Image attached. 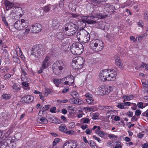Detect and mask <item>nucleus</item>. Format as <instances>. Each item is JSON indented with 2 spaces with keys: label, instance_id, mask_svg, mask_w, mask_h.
Segmentation results:
<instances>
[{
  "label": "nucleus",
  "instance_id": "nucleus-1",
  "mask_svg": "<svg viewBox=\"0 0 148 148\" xmlns=\"http://www.w3.org/2000/svg\"><path fill=\"white\" fill-rule=\"evenodd\" d=\"M52 68L53 73L56 75H59L61 74L62 70L66 69V65L64 61L59 60L53 64Z\"/></svg>",
  "mask_w": 148,
  "mask_h": 148
},
{
  "label": "nucleus",
  "instance_id": "nucleus-2",
  "mask_svg": "<svg viewBox=\"0 0 148 148\" xmlns=\"http://www.w3.org/2000/svg\"><path fill=\"white\" fill-rule=\"evenodd\" d=\"M45 49L42 45H37L34 46L31 50V55L36 58H40L44 54Z\"/></svg>",
  "mask_w": 148,
  "mask_h": 148
},
{
  "label": "nucleus",
  "instance_id": "nucleus-3",
  "mask_svg": "<svg viewBox=\"0 0 148 148\" xmlns=\"http://www.w3.org/2000/svg\"><path fill=\"white\" fill-rule=\"evenodd\" d=\"M90 34L84 29L80 30L77 33L78 40L83 43L88 42L90 40Z\"/></svg>",
  "mask_w": 148,
  "mask_h": 148
},
{
  "label": "nucleus",
  "instance_id": "nucleus-4",
  "mask_svg": "<svg viewBox=\"0 0 148 148\" xmlns=\"http://www.w3.org/2000/svg\"><path fill=\"white\" fill-rule=\"evenodd\" d=\"M89 46L90 49L92 50L99 51L103 49L104 45L101 40L96 39L90 41Z\"/></svg>",
  "mask_w": 148,
  "mask_h": 148
},
{
  "label": "nucleus",
  "instance_id": "nucleus-5",
  "mask_svg": "<svg viewBox=\"0 0 148 148\" xmlns=\"http://www.w3.org/2000/svg\"><path fill=\"white\" fill-rule=\"evenodd\" d=\"M84 60L81 57H75L72 62V66L73 69L78 70L82 69L84 64Z\"/></svg>",
  "mask_w": 148,
  "mask_h": 148
},
{
  "label": "nucleus",
  "instance_id": "nucleus-6",
  "mask_svg": "<svg viewBox=\"0 0 148 148\" xmlns=\"http://www.w3.org/2000/svg\"><path fill=\"white\" fill-rule=\"evenodd\" d=\"M71 51L74 55H79L84 51L83 45L79 43H74L71 47Z\"/></svg>",
  "mask_w": 148,
  "mask_h": 148
},
{
  "label": "nucleus",
  "instance_id": "nucleus-7",
  "mask_svg": "<svg viewBox=\"0 0 148 148\" xmlns=\"http://www.w3.org/2000/svg\"><path fill=\"white\" fill-rule=\"evenodd\" d=\"M3 137L0 138V148H15L16 143L12 142L11 139H7L5 140Z\"/></svg>",
  "mask_w": 148,
  "mask_h": 148
},
{
  "label": "nucleus",
  "instance_id": "nucleus-8",
  "mask_svg": "<svg viewBox=\"0 0 148 148\" xmlns=\"http://www.w3.org/2000/svg\"><path fill=\"white\" fill-rule=\"evenodd\" d=\"M98 89L99 94L103 95L108 94L112 88L110 86H107L102 85L98 88Z\"/></svg>",
  "mask_w": 148,
  "mask_h": 148
},
{
  "label": "nucleus",
  "instance_id": "nucleus-9",
  "mask_svg": "<svg viewBox=\"0 0 148 148\" xmlns=\"http://www.w3.org/2000/svg\"><path fill=\"white\" fill-rule=\"evenodd\" d=\"M104 18L103 16H102L100 14H95L94 15L91 16H87V23L91 24H93L96 23V21L93 20L95 18L103 19Z\"/></svg>",
  "mask_w": 148,
  "mask_h": 148
},
{
  "label": "nucleus",
  "instance_id": "nucleus-10",
  "mask_svg": "<svg viewBox=\"0 0 148 148\" xmlns=\"http://www.w3.org/2000/svg\"><path fill=\"white\" fill-rule=\"evenodd\" d=\"M77 143L74 140L66 141L63 145V148H76Z\"/></svg>",
  "mask_w": 148,
  "mask_h": 148
},
{
  "label": "nucleus",
  "instance_id": "nucleus-11",
  "mask_svg": "<svg viewBox=\"0 0 148 148\" xmlns=\"http://www.w3.org/2000/svg\"><path fill=\"white\" fill-rule=\"evenodd\" d=\"M42 28L41 25L38 23H36L34 25H32L30 27L31 32L34 33H39L41 31Z\"/></svg>",
  "mask_w": 148,
  "mask_h": 148
},
{
  "label": "nucleus",
  "instance_id": "nucleus-12",
  "mask_svg": "<svg viewBox=\"0 0 148 148\" xmlns=\"http://www.w3.org/2000/svg\"><path fill=\"white\" fill-rule=\"evenodd\" d=\"M109 69H106L102 70L100 72L99 77L100 79L103 81L107 80L108 75V74Z\"/></svg>",
  "mask_w": 148,
  "mask_h": 148
},
{
  "label": "nucleus",
  "instance_id": "nucleus-13",
  "mask_svg": "<svg viewBox=\"0 0 148 148\" xmlns=\"http://www.w3.org/2000/svg\"><path fill=\"white\" fill-rule=\"evenodd\" d=\"M107 80L108 81H113L115 80L116 75V73L114 70L109 69L108 74V75Z\"/></svg>",
  "mask_w": 148,
  "mask_h": 148
},
{
  "label": "nucleus",
  "instance_id": "nucleus-14",
  "mask_svg": "<svg viewBox=\"0 0 148 148\" xmlns=\"http://www.w3.org/2000/svg\"><path fill=\"white\" fill-rule=\"evenodd\" d=\"M63 29L64 33L68 36H71L75 34L74 32H72L70 27H68L66 24L64 25Z\"/></svg>",
  "mask_w": 148,
  "mask_h": 148
},
{
  "label": "nucleus",
  "instance_id": "nucleus-15",
  "mask_svg": "<svg viewBox=\"0 0 148 148\" xmlns=\"http://www.w3.org/2000/svg\"><path fill=\"white\" fill-rule=\"evenodd\" d=\"M34 99L33 96L27 95L22 98L21 101L23 103H29L33 101Z\"/></svg>",
  "mask_w": 148,
  "mask_h": 148
},
{
  "label": "nucleus",
  "instance_id": "nucleus-16",
  "mask_svg": "<svg viewBox=\"0 0 148 148\" xmlns=\"http://www.w3.org/2000/svg\"><path fill=\"white\" fill-rule=\"evenodd\" d=\"M61 23L60 21L57 20H53L52 21L51 27L54 29H57L61 25Z\"/></svg>",
  "mask_w": 148,
  "mask_h": 148
},
{
  "label": "nucleus",
  "instance_id": "nucleus-17",
  "mask_svg": "<svg viewBox=\"0 0 148 148\" xmlns=\"http://www.w3.org/2000/svg\"><path fill=\"white\" fill-rule=\"evenodd\" d=\"M71 102L73 104L77 105H81L84 103V101L81 99L74 97L71 99Z\"/></svg>",
  "mask_w": 148,
  "mask_h": 148
},
{
  "label": "nucleus",
  "instance_id": "nucleus-18",
  "mask_svg": "<svg viewBox=\"0 0 148 148\" xmlns=\"http://www.w3.org/2000/svg\"><path fill=\"white\" fill-rule=\"evenodd\" d=\"M49 60V58L48 57H46L44 60L42 66H41V69H45L47 68L49 65L48 61Z\"/></svg>",
  "mask_w": 148,
  "mask_h": 148
},
{
  "label": "nucleus",
  "instance_id": "nucleus-19",
  "mask_svg": "<svg viewBox=\"0 0 148 148\" xmlns=\"http://www.w3.org/2000/svg\"><path fill=\"white\" fill-rule=\"evenodd\" d=\"M66 24L67 25L68 27H70V28L71 29L72 32H74V33H75L76 32V29H77V25L73 22L67 23Z\"/></svg>",
  "mask_w": 148,
  "mask_h": 148
},
{
  "label": "nucleus",
  "instance_id": "nucleus-20",
  "mask_svg": "<svg viewBox=\"0 0 148 148\" xmlns=\"http://www.w3.org/2000/svg\"><path fill=\"white\" fill-rule=\"evenodd\" d=\"M22 22L21 20H19L17 21L14 24V27L17 30H21Z\"/></svg>",
  "mask_w": 148,
  "mask_h": 148
},
{
  "label": "nucleus",
  "instance_id": "nucleus-21",
  "mask_svg": "<svg viewBox=\"0 0 148 148\" xmlns=\"http://www.w3.org/2000/svg\"><path fill=\"white\" fill-rule=\"evenodd\" d=\"M4 4L6 7V9L7 10H9L14 7V3H11L8 1H5Z\"/></svg>",
  "mask_w": 148,
  "mask_h": 148
},
{
  "label": "nucleus",
  "instance_id": "nucleus-22",
  "mask_svg": "<svg viewBox=\"0 0 148 148\" xmlns=\"http://www.w3.org/2000/svg\"><path fill=\"white\" fill-rule=\"evenodd\" d=\"M56 36L58 39L60 40H62L65 38L64 34L62 32H57Z\"/></svg>",
  "mask_w": 148,
  "mask_h": 148
},
{
  "label": "nucleus",
  "instance_id": "nucleus-23",
  "mask_svg": "<svg viewBox=\"0 0 148 148\" xmlns=\"http://www.w3.org/2000/svg\"><path fill=\"white\" fill-rule=\"evenodd\" d=\"M22 22L21 30L24 29L26 28L28 26V21L27 20H24L23 19H21Z\"/></svg>",
  "mask_w": 148,
  "mask_h": 148
},
{
  "label": "nucleus",
  "instance_id": "nucleus-24",
  "mask_svg": "<svg viewBox=\"0 0 148 148\" xmlns=\"http://www.w3.org/2000/svg\"><path fill=\"white\" fill-rule=\"evenodd\" d=\"M22 22L21 30L24 29L26 28L28 26V21L27 20H24L23 19H21Z\"/></svg>",
  "mask_w": 148,
  "mask_h": 148
},
{
  "label": "nucleus",
  "instance_id": "nucleus-25",
  "mask_svg": "<svg viewBox=\"0 0 148 148\" xmlns=\"http://www.w3.org/2000/svg\"><path fill=\"white\" fill-rule=\"evenodd\" d=\"M105 8L107 10L108 12H113L115 10V8L114 6L109 4H106L105 6Z\"/></svg>",
  "mask_w": 148,
  "mask_h": 148
},
{
  "label": "nucleus",
  "instance_id": "nucleus-26",
  "mask_svg": "<svg viewBox=\"0 0 148 148\" xmlns=\"http://www.w3.org/2000/svg\"><path fill=\"white\" fill-rule=\"evenodd\" d=\"M67 78L70 79H71V85H72V84H73V83H74V77L72 75H70L69 76H67L66 77L63 78L62 79H60V80L61 82H62L63 81H65L66 80H67Z\"/></svg>",
  "mask_w": 148,
  "mask_h": 148
},
{
  "label": "nucleus",
  "instance_id": "nucleus-27",
  "mask_svg": "<svg viewBox=\"0 0 148 148\" xmlns=\"http://www.w3.org/2000/svg\"><path fill=\"white\" fill-rule=\"evenodd\" d=\"M115 64L121 69H123L124 67L121 60H116L115 61Z\"/></svg>",
  "mask_w": 148,
  "mask_h": 148
},
{
  "label": "nucleus",
  "instance_id": "nucleus-28",
  "mask_svg": "<svg viewBox=\"0 0 148 148\" xmlns=\"http://www.w3.org/2000/svg\"><path fill=\"white\" fill-rule=\"evenodd\" d=\"M134 96L133 95H130L129 96L125 95L122 97V98L124 99L123 101H130L133 99Z\"/></svg>",
  "mask_w": 148,
  "mask_h": 148
},
{
  "label": "nucleus",
  "instance_id": "nucleus-29",
  "mask_svg": "<svg viewBox=\"0 0 148 148\" xmlns=\"http://www.w3.org/2000/svg\"><path fill=\"white\" fill-rule=\"evenodd\" d=\"M11 96L12 95L10 94L5 93L2 95L1 97L4 99L8 100L11 97Z\"/></svg>",
  "mask_w": 148,
  "mask_h": 148
},
{
  "label": "nucleus",
  "instance_id": "nucleus-30",
  "mask_svg": "<svg viewBox=\"0 0 148 148\" xmlns=\"http://www.w3.org/2000/svg\"><path fill=\"white\" fill-rule=\"evenodd\" d=\"M59 130L61 132H64L67 130V127L64 124H62L59 127Z\"/></svg>",
  "mask_w": 148,
  "mask_h": 148
},
{
  "label": "nucleus",
  "instance_id": "nucleus-31",
  "mask_svg": "<svg viewBox=\"0 0 148 148\" xmlns=\"http://www.w3.org/2000/svg\"><path fill=\"white\" fill-rule=\"evenodd\" d=\"M86 101L87 103L89 104L92 105L94 104V99L92 98V97L91 98L86 99Z\"/></svg>",
  "mask_w": 148,
  "mask_h": 148
},
{
  "label": "nucleus",
  "instance_id": "nucleus-32",
  "mask_svg": "<svg viewBox=\"0 0 148 148\" xmlns=\"http://www.w3.org/2000/svg\"><path fill=\"white\" fill-rule=\"evenodd\" d=\"M91 2L95 4H101L102 2H104L107 0H89Z\"/></svg>",
  "mask_w": 148,
  "mask_h": 148
},
{
  "label": "nucleus",
  "instance_id": "nucleus-33",
  "mask_svg": "<svg viewBox=\"0 0 148 148\" xmlns=\"http://www.w3.org/2000/svg\"><path fill=\"white\" fill-rule=\"evenodd\" d=\"M53 81L54 84L57 87L58 86L59 84L61 83L60 80L59 79H53Z\"/></svg>",
  "mask_w": 148,
  "mask_h": 148
},
{
  "label": "nucleus",
  "instance_id": "nucleus-34",
  "mask_svg": "<svg viewBox=\"0 0 148 148\" xmlns=\"http://www.w3.org/2000/svg\"><path fill=\"white\" fill-rule=\"evenodd\" d=\"M89 144L92 148H97L95 143L93 141L90 140L89 141Z\"/></svg>",
  "mask_w": 148,
  "mask_h": 148
},
{
  "label": "nucleus",
  "instance_id": "nucleus-35",
  "mask_svg": "<svg viewBox=\"0 0 148 148\" xmlns=\"http://www.w3.org/2000/svg\"><path fill=\"white\" fill-rule=\"evenodd\" d=\"M13 90L15 91H17L20 89V86L18 85H16V84H14L12 87Z\"/></svg>",
  "mask_w": 148,
  "mask_h": 148
},
{
  "label": "nucleus",
  "instance_id": "nucleus-36",
  "mask_svg": "<svg viewBox=\"0 0 148 148\" xmlns=\"http://www.w3.org/2000/svg\"><path fill=\"white\" fill-rule=\"evenodd\" d=\"M81 122L83 123H88L90 121V120L86 118H83L81 120Z\"/></svg>",
  "mask_w": 148,
  "mask_h": 148
},
{
  "label": "nucleus",
  "instance_id": "nucleus-37",
  "mask_svg": "<svg viewBox=\"0 0 148 148\" xmlns=\"http://www.w3.org/2000/svg\"><path fill=\"white\" fill-rule=\"evenodd\" d=\"M114 112L111 110L108 112L106 114L107 117L108 118H109L111 116L114 115Z\"/></svg>",
  "mask_w": 148,
  "mask_h": 148
},
{
  "label": "nucleus",
  "instance_id": "nucleus-38",
  "mask_svg": "<svg viewBox=\"0 0 148 148\" xmlns=\"http://www.w3.org/2000/svg\"><path fill=\"white\" fill-rule=\"evenodd\" d=\"M22 85L24 87H26V88H25L24 89L28 90L30 89L28 87L29 85V84L26 83V82H23L22 83Z\"/></svg>",
  "mask_w": 148,
  "mask_h": 148
},
{
  "label": "nucleus",
  "instance_id": "nucleus-39",
  "mask_svg": "<svg viewBox=\"0 0 148 148\" xmlns=\"http://www.w3.org/2000/svg\"><path fill=\"white\" fill-rule=\"evenodd\" d=\"M50 90L49 89L46 88L44 92V95L45 96H47L50 92Z\"/></svg>",
  "mask_w": 148,
  "mask_h": 148
},
{
  "label": "nucleus",
  "instance_id": "nucleus-40",
  "mask_svg": "<svg viewBox=\"0 0 148 148\" xmlns=\"http://www.w3.org/2000/svg\"><path fill=\"white\" fill-rule=\"evenodd\" d=\"M99 23L102 24H103L104 25H105L104 26V28L105 29H109L110 25L108 23H106L103 22H100Z\"/></svg>",
  "mask_w": 148,
  "mask_h": 148
},
{
  "label": "nucleus",
  "instance_id": "nucleus-41",
  "mask_svg": "<svg viewBox=\"0 0 148 148\" xmlns=\"http://www.w3.org/2000/svg\"><path fill=\"white\" fill-rule=\"evenodd\" d=\"M98 135L100 137L103 138L105 135V133L103 131H99Z\"/></svg>",
  "mask_w": 148,
  "mask_h": 148
},
{
  "label": "nucleus",
  "instance_id": "nucleus-42",
  "mask_svg": "<svg viewBox=\"0 0 148 148\" xmlns=\"http://www.w3.org/2000/svg\"><path fill=\"white\" fill-rule=\"evenodd\" d=\"M13 60L14 61L17 63H20V60L18 58L17 56H14L13 58Z\"/></svg>",
  "mask_w": 148,
  "mask_h": 148
},
{
  "label": "nucleus",
  "instance_id": "nucleus-43",
  "mask_svg": "<svg viewBox=\"0 0 148 148\" xmlns=\"http://www.w3.org/2000/svg\"><path fill=\"white\" fill-rule=\"evenodd\" d=\"M39 123H44L45 122L47 121V119L45 117H42L40 119Z\"/></svg>",
  "mask_w": 148,
  "mask_h": 148
},
{
  "label": "nucleus",
  "instance_id": "nucleus-44",
  "mask_svg": "<svg viewBox=\"0 0 148 148\" xmlns=\"http://www.w3.org/2000/svg\"><path fill=\"white\" fill-rule=\"evenodd\" d=\"M60 139L58 138H56L55 139L53 142V146H55L60 141Z\"/></svg>",
  "mask_w": 148,
  "mask_h": 148
},
{
  "label": "nucleus",
  "instance_id": "nucleus-45",
  "mask_svg": "<svg viewBox=\"0 0 148 148\" xmlns=\"http://www.w3.org/2000/svg\"><path fill=\"white\" fill-rule=\"evenodd\" d=\"M147 35V34L145 33V34H142L141 35L139 36L138 37V40H141L144 38L146 37Z\"/></svg>",
  "mask_w": 148,
  "mask_h": 148
},
{
  "label": "nucleus",
  "instance_id": "nucleus-46",
  "mask_svg": "<svg viewBox=\"0 0 148 148\" xmlns=\"http://www.w3.org/2000/svg\"><path fill=\"white\" fill-rule=\"evenodd\" d=\"M108 137L111 139H115V138H117L118 136L112 134H109L108 135Z\"/></svg>",
  "mask_w": 148,
  "mask_h": 148
},
{
  "label": "nucleus",
  "instance_id": "nucleus-47",
  "mask_svg": "<svg viewBox=\"0 0 148 148\" xmlns=\"http://www.w3.org/2000/svg\"><path fill=\"white\" fill-rule=\"evenodd\" d=\"M50 8L49 6H46L43 8V10L44 11L47 12L49 10Z\"/></svg>",
  "mask_w": 148,
  "mask_h": 148
},
{
  "label": "nucleus",
  "instance_id": "nucleus-48",
  "mask_svg": "<svg viewBox=\"0 0 148 148\" xmlns=\"http://www.w3.org/2000/svg\"><path fill=\"white\" fill-rule=\"evenodd\" d=\"M53 122L54 123L59 124L61 123V121L60 119H54L53 120Z\"/></svg>",
  "mask_w": 148,
  "mask_h": 148
},
{
  "label": "nucleus",
  "instance_id": "nucleus-49",
  "mask_svg": "<svg viewBox=\"0 0 148 148\" xmlns=\"http://www.w3.org/2000/svg\"><path fill=\"white\" fill-rule=\"evenodd\" d=\"M49 107V105H45L44 107H43L42 108V112H43L45 111H46L48 110Z\"/></svg>",
  "mask_w": 148,
  "mask_h": 148
},
{
  "label": "nucleus",
  "instance_id": "nucleus-50",
  "mask_svg": "<svg viewBox=\"0 0 148 148\" xmlns=\"http://www.w3.org/2000/svg\"><path fill=\"white\" fill-rule=\"evenodd\" d=\"M16 11L15 10H13L11 11L10 14L12 15V17H15V15L16 14Z\"/></svg>",
  "mask_w": 148,
  "mask_h": 148
},
{
  "label": "nucleus",
  "instance_id": "nucleus-51",
  "mask_svg": "<svg viewBox=\"0 0 148 148\" xmlns=\"http://www.w3.org/2000/svg\"><path fill=\"white\" fill-rule=\"evenodd\" d=\"M71 95L72 96H75L76 97H78L79 96V94L76 91H73L71 93Z\"/></svg>",
  "mask_w": 148,
  "mask_h": 148
},
{
  "label": "nucleus",
  "instance_id": "nucleus-52",
  "mask_svg": "<svg viewBox=\"0 0 148 148\" xmlns=\"http://www.w3.org/2000/svg\"><path fill=\"white\" fill-rule=\"evenodd\" d=\"M82 21L83 22H86L87 23V16H85L81 17Z\"/></svg>",
  "mask_w": 148,
  "mask_h": 148
},
{
  "label": "nucleus",
  "instance_id": "nucleus-53",
  "mask_svg": "<svg viewBox=\"0 0 148 148\" xmlns=\"http://www.w3.org/2000/svg\"><path fill=\"white\" fill-rule=\"evenodd\" d=\"M11 75L10 73H7L4 76V78L5 79H8L10 78Z\"/></svg>",
  "mask_w": 148,
  "mask_h": 148
},
{
  "label": "nucleus",
  "instance_id": "nucleus-54",
  "mask_svg": "<svg viewBox=\"0 0 148 148\" xmlns=\"http://www.w3.org/2000/svg\"><path fill=\"white\" fill-rule=\"evenodd\" d=\"M64 2L62 1H60L59 2V6L60 8H63L64 7Z\"/></svg>",
  "mask_w": 148,
  "mask_h": 148
},
{
  "label": "nucleus",
  "instance_id": "nucleus-55",
  "mask_svg": "<svg viewBox=\"0 0 148 148\" xmlns=\"http://www.w3.org/2000/svg\"><path fill=\"white\" fill-rule=\"evenodd\" d=\"M56 108L55 107H52L50 109V112L52 113H55L56 112Z\"/></svg>",
  "mask_w": 148,
  "mask_h": 148
},
{
  "label": "nucleus",
  "instance_id": "nucleus-56",
  "mask_svg": "<svg viewBox=\"0 0 148 148\" xmlns=\"http://www.w3.org/2000/svg\"><path fill=\"white\" fill-rule=\"evenodd\" d=\"M93 138L94 139L97 141L99 142L100 143L101 142V140L100 139L99 137H97L96 136H93Z\"/></svg>",
  "mask_w": 148,
  "mask_h": 148
},
{
  "label": "nucleus",
  "instance_id": "nucleus-57",
  "mask_svg": "<svg viewBox=\"0 0 148 148\" xmlns=\"http://www.w3.org/2000/svg\"><path fill=\"white\" fill-rule=\"evenodd\" d=\"M99 118L98 115L97 114L95 113L93 115V116L92 117V119H96Z\"/></svg>",
  "mask_w": 148,
  "mask_h": 148
},
{
  "label": "nucleus",
  "instance_id": "nucleus-58",
  "mask_svg": "<svg viewBox=\"0 0 148 148\" xmlns=\"http://www.w3.org/2000/svg\"><path fill=\"white\" fill-rule=\"evenodd\" d=\"M144 17L145 19L147 20L148 19V13L147 12H145L144 15Z\"/></svg>",
  "mask_w": 148,
  "mask_h": 148
},
{
  "label": "nucleus",
  "instance_id": "nucleus-59",
  "mask_svg": "<svg viewBox=\"0 0 148 148\" xmlns=\"http://www.w3.org/2000/svg\"><path fill=\"white\" fill-rule=\"evenodd\" d=\"M141 111L140 110H137L135 111V114L136 116H139L141 114Z\"/></svg>",
  "mask_w": 148,
  "mask_h": 148
},
{
  "label": "nucleus",
  "instance_id": "nucleus-60",
  "mask_svg": "<svg viewBox=\"0 0 148 148\" xmlns=\"http://www.w3.org/2000/svg\"><path fill=\"white\" fill-rule=\"evenodd\" d=\"M2 20L4 22L5 25L6 26H7L8 25V24L6 21L5 18V17H3L2 18Z\"/></svg>",
  "mask_w": 148,
  "mask_h": 148
},
{
  "label": "nucleus",
  "instance_id": "nucleus-61",
  "mask_svg": "<svg viewBox=\"0 0 148 148\" xmlns=\"http://www.w3.org/2000/svg\"><path fill=\"white\" fill-rule=\"evenodd\" d=\"M127 114L129 116L131 117L133 116V112H132L129 111L127 112Z\"/></svg>",
  "mask_w": 148,
  "mask_h": 148
},
{
  "label": "nucleus",
  "instance_id": "nucleus-62",
  "mask_svg": "<svg viewBox=\"0 0 148 148\" xmlns=\"http://www.w3.org/2000/svg\"><path fill=\"white\" fill-rule=\"evenodd\" d=\"M92 130H90L88 129H87L86 130L85 133L87 134L90 135V134L91 132H92Z\"/></svg>",
  "mask_w": 148,
  "mask_h": 148
},
{
  "label": "nucleus",
  "instance_id": "nucleus-63",
  "mask_svg": "<svg viewBox=\"0 0 148 148\" xmlns=\"http://www.w3.org/2000/svg\"><path fill=\"white\" fill-rule=\"evenodd\" d=\"M85 96L86 97L88 98H91L92 97V95L89 93L86 94Z\"/></svg>",
  "mask_w": 148,
  "mask_h": 148
},
{
  "label": "nucleus",
  "instance_id": "nucleus-64",
  "mask_svg": "<svg viewBox=\"0 0 148 148\" xmlns=\"http://www.w3.org/2000/svg\"><path fill=\"white\" fill-rule=\"evenodd\" d=\"M138 106L140 108H143V103L142 102H139L137 104Z\"/></svg>",
  "mask_w": 148,
  "mask_h": 148
}]
</instances>
